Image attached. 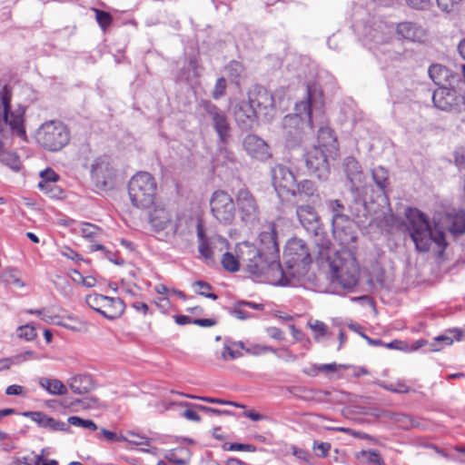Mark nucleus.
I'll list each match as a JSON object with an SVG mask.
<instances>
[{
  "label": "nucleus",
  "instance_id": "f257e3e1",
  "mask_svg": "<svg viewBox=\"0 0 465 465\" xmlns=\"http://www.w3.org/2000/svg\"><path fill=\"white\" fill-rule=\"evenodd\" d=\"M408 231L413 241L416 250L426 252L432 242L436 243L442 252L446 246L444 230L452 234L465 232V213L460 211L455 213H446L442 223L434 219V230L431 229L429 220L423 213L415 208H409L406 213Z\"/></svg>",
  "mask_w": 465,
  "mask_h": 465
},
{
  "label": "nucleus",
  "instance_id": "a211bd4d",
  "mask_svg": "<svg viewBox=\"0 0 465 465\" xmlns=\"http://www.w3.org/2000/svg\"><path fill=\"white\" fill-rule=\"evenodd\" d=\"M91 175L95 186L107 190L113 185L114 169L105 158H97L91 165Z\"/></svg>",
  "mask_w": 465,
  "mask_h": 465
},
{
  "label": "nucleus",
  "instance_id": "79ce46f5",
  "mask_svg": "<svg viewBox=\"0 0 465 465\" xmlns=\"http://www.w3.org/2000/svg\"><path fill=\"white\" fill-rule=\"evenodd\" d=\"M194 285L199 288V290L197 291L198 294L204 296L206 298H210L213 301L218 299V296L215 293L211 292L213 287L210 283L203 281H197L194 282Z\"/></svg>",
  "mask_w": 465,
  "mask_h": 465
},
{
  "label": "nucleus",
  "instance_id": "412c9836",
  "mask_svg": "<svg viewBox=\"0 0 465 465\" xmlns=\"http://www.w3.org/2000/svg\"><path fill=\"white\" fill-rule=\"evenodd\" d=\"M246 153L252 158L264 162L271 157L269 145L255 134H248L242 141Z\"/></svg>",
  "mask_w": 465,
  "mask_h": 465
},
{
  "label": "nucleus",
  "instance_id": "58836bf2",
  "mask_svg": "<svg viewBox=\"0 0 465 465\" xmlns=\"http://www.w3.org/2000/svg\"><path fill=\"white\" fill-rule=\"evenodd\" d=\"M68 424L76 426V427H82L84 429L91 430H96L97 426L96 424L91 420H84L78 416H71L68 418Z\"/></svg>",
  "mask_w": 465,
  "mask_h": 465
},
{
  "label": "nucleus",
  "instance_id": "0eeeda50",
  "mask_svg": "<svg viewBox=\"0 0 465 465\" xmlns=\"http://www.w3.org/2000/svg\"><path fill=\"white\" fill-rule=\"evenodd\" d=\"M36 140L45 149L56 152L64 148L70 141L68 127L60 121L44 123L37 131Z\"/></svg>",
  "mask_w": 465,
  "mask_h": 465
},
{
  "label": "nucleus",
  "instance_id": "7ed1b4c3",
  "mask_svg": "<svg viewBox=\"0 0 465 465\" xmlns=\"http://www.w3.org/2000/svg\"><path fill=\"white\" fill-rule=\"evenodd\" d=\"M312 106H315V102L309 89L307 99L296 103L294 113L283 117L282 124L285 146L288 149L299 148L312 134Z\"/></svg>",
  "mask_w": 465,
  "mask_h": 465
},
{
  "label": "nucleus",
  "instance_id": "13d9d810",
  "mask_svg": "<svg viewBox=\"0 0 465 465\" xmlns=\"http://www.w3.org/2000/svg\"><path fill=\"white\" fill-rule=\"evenodd\" d=\"M55 183L56 182H48L46 183V185H43V183H39L38 187L46 193L51 194L52 196H56L57 193L60 191L56 187Z\"/></svg>",
  "mask_w": 465,
  "mask_h": 465
},
{
  "label": "nucleus",
  "instance_id": "052dcab7",
  "mask_svg": "<svg viewBox=\"0 0 465 465\" xmlns=\"http://www.w3.org/2000/svg\"><path fill=\"white\" fill-rule=\"evenodd\" d=\"M313 449L317 451H320L319 453H317L319 457H326L328 455V451L331 449V444L328 442H314Z\"/></svg>",
  "mask_w": 465,
  "mask_h": 465
},
{
  "label": "nucleus",
  "instance_id": "864d4df0",
  "mask_svg": "<svg viewBox=\"0 0 465 465\" xmlns=\"http://www.w3.org/2000/svg\"><path fill=\"white\" fill-rule=\"evenodd\" d=\"M42 180L39 183H43V185H46L48 182H57L59 176L52 169L48 168L40 173Z\"/></svg>",
  "mask_w": 465,
  "mask_h": 465
},
{
  "label": "nucleus",
  "instance_id": "cd10ccee",
  "mask_svg": "<svg viewBox=\"0 0 465 465\" xmlns=\"http://www.w3.org/2000/svg\"><path fill=\"white\" fill-rule=\"evenodd\" d=\"M331 228L334 238L342 245L355 242L357 235L353 228V222L350 218L346 222L331 225Z\"/></svg>",
  "mask_w": 465,
  "mask_h": 465
},
{
  "label": "nucleus",
  "instance_id": "5701e85b",
  "mask_svg": "<svg viewBox=\"0 0 465 465\" xmlns=\"http://www.w3.org/2000/svg\"><path fill=\"white\" fill-rule=\"evenodd\" d=\"M296 214L301 224L307 232L315 235L320 234L322 230V223L313 207L310 205H299L296 208Z\"/></svg>",
  "mask_w": 465,
  "mask_h": 465
},
{
  "label": "nucleus",
  "instance_id": "5fc2aeb1",
  "mask_svg": "<svg viewBox=\"0 0 465 465\" xmlns=\"http://www.w3.org/2000/svg\"><path fill=\"white\" fill-rule=\"evenodd\" d=\"M244 305H240L239 302L234 304L233 309L231 311V313L235 316L239 320H246L252 317V314L247 312L242 307Z\"/></svg>",
  "mask_w": 465,
  "mask_h": 465
},
{
  "label": "nucleus",
  "instance_id": "ddd939ff",
  "mask_svg": "<svg viewBox=\"0 0 465 465\" xmlns=\"http://www.w3.org/2000/svg\"><path fill=\"white\" fill-rule=\"evenodd\" d=\"M432 101L434 105L442 111L465 112V98L453 89L440 87L434 91Z\"/></svg>",
  "mask_w": 465,
  "mask_h": 465
},
{
  "label": "nucleus",
  "instance_id": "c9c22d12",
  "mask_svg": "<svg viewBox=\"0 0 465 465\" xmlns=\"http://www.w3.org/2000/svg\"><path fill=\"white\" fill-rule=\"evenodd\" d=\"M0 163L15 171H18L21 165L19 157L15 153L5 151L2 147H0Z\"/></svg>",
  "mask_w": 465,
  "mask_h": 465
},
{
  "label": "nucleus",
  "instance_id": "e2e57ef3",
  "mask_svg": "<svg viewBox=\"0 0 465 465\" xmlns=\"http://www.w3.org/2000/svg\"><path fill=\"white\" fill-rule=\"evenodd\" d=\"M455 163L460 170H465V148L456 152Z\"/></svg>",
  "mask_w": 465,
  "mask_h": 465
},
{
  "label": "nucleus",
  "instance_id": "39448f33",
  "mask_svg": "<svg viewBox=\"0 0 465 465\" xmlns=\"http://www.w3.org/2000/svg\"><path fill=\"white\" fill-rule=\"evenodd\" d=\"M331 282H337L344 289H352L359 281V265L352 253L347 249L337 251L330 258Z\"/></svg>",
  "mask_w": 465,
  "mask_h": 465
},
{
  "label": "nucleus",
  "instance_id": "9b49d317",
  "mask_svg": "<svg viewBox=\"0 0 465 465\" xmlns=\"http://www.w3.org/2000/svg\"><path fill=\"white\" fill-rule=\"evenodd\" d=\"M201 105L211 119L220 143L223 145L226 144L231 136V125L226 114L210 101H203Z\"/></svg>",
  "mask_w": 465,
  "mask_h": 465
},
{
  "label": "nucleus",
  "instance_id": "72a5a7b5",
  "mask_svg": "<svg viewBox=\"0 0 465 465\" xmlns=\"http://www.w3.org/2000/svg\"><path fill=\"white\" fill-rule=\"evenodd\" d=\"M371 174H372V179L375 182L377 187L380 189V191L382 193H384L385 189L389 183L388 171L381 166H378V167L372 169Z\"/></svg>",
  "mask_w": 465,
  "mask_h": 465
},
{
  "label": "nucleus",
  "instance_id": "680f3d73",
  "mask_svg": "<svg viewBox=\"0 0 465 465\" xmlns=\"http://www.w3.org/2000/svg\"><path fill=\"white\" fill-rule=\"evenodd\" d=\"M267 334L274 340L282 341L284 339V332L276 327H270L266 330Z\"/></svg>",
  "mask_w": 465,
  "mask_h": 465
},
{
  "label": "nucleus",
  "instance_id": "b1692460",
  "mask_svg": "<svg viewBox=\"0 0 465 465\" xmlns=\"http://www.w3.org/2000/svg\"><path fill=\"white\" fill-rule=\"evenodd\" d=\"M86 303L90 308L101 313L108 319H114L115 314H111L106 311L109 306H115L120 311L123 310V302L120 299L109 298L101 294H90L86 296Z\"/></svg>",
  "mask_w": 465,
  "mask_h": 465
},
{
  "label": "nucleus",
  "instance_id": "6e6552de",
  "mask_svg": "<svg viewBox=\"0 0 465 465\" xmlns=\"http://www.w3.org/2000/svg\"><path fill=\"white\" fill-rule=\"evenodd\" d=\"M184 223L188 227H195L198 238V251L203 258L206 261H213V244L215 241L222 243H227L226 239L222 237H208L205 234L202 220L192 216H182L177 218L174 225L173 232L175 234L183 235L184 231L182 229V223Z\"/></svg>",
  "mask_w": 465,
  "mask_h": 465
},
{
  "label": "nucleus",
  "instance_id": "4468645a",
  "mask_svg": "<svg viewBox=\"0 0 465 465\" xmlns=\"http://www.w3.org/2000/svg\"><path fill=\"white\" fill-rule=\"evenodd\" d=\"M248 101L259 116L265 119L272 117L274 110V98L271 92L261 85L253 86L248 93Z\"/></svg>",
  "mask_w": 465,
  "mask_h": 465
},
{
  "label": "nucleus",
  "instance_id": "603ef678",
  "mask_svg": "<svg viewBox=\"0 0 465 465\" xmlns=\"http://www.w3.org/2000/svg\"><path fill=\"white\" fill-rule=\"evenodd\" d=\"M67 392L65 385L59 380L53 379L51 383L50 394L64 395Z\"/></svg>",
  "mask_w": 465,
  "mask_h": 465
},
{
  "label": "nucleus",
  "instance_id": "49530a36",
  "mask_svg": "<svg viewBox=\"0 0 465 465\" xmlns=\"http://www.w3.org/2000/svg\"><path fill=\"white\" fill-rule=\"evenodd\" d=\"M232 342L226 341L223 345V351L222 353V357L223 360L231 359L234 360L236 358H240L242 356V353L240 351H234L231 348Z\"/></svg>",
  "mask_w": 465,
  "mask_h": 465
},
{
  "label": "nucleus",
  "instance_id": "338daca9",
  "mask_svg": "<svg viewBox=\"0 0 465 465\" xmlns=\"http://www.w3.org/2000/svg\"><path fill=\"white\" fill-rule=\"evenodd\" d=\"M74 274L79 277V280L82 281V283L86 287H93L94 286L96 281L92 276L84 277L78 271H74Z\"/></svg>",
  "mask_w": 465,
  "mask_h": 465
},
{
  "label": "nucleus",
  "instance_id": "2f4dec72",
  "mask_svg": "<svg viewBox=\"0 0 465 465\" xmlns=\"http://www.w3.org/2000/svg\"><path fill=\"white\" fill-rule=\"evenodd\" d=\"M328 212L331 214V225L346 222L349 216L344 213L345 207L340 200L326 201Z\"/></svg>",
  "mask_w": 465,
  "mask_h": 465
},
{
  "label": "nucleus",
  "instance_id": "a878e982",
  "mask_svg": "<svg viewBox=\"0 0 465 465\" xmlns=\"http://www.w3.org/2000/svg\"><path fill=\"white\" fill-rule=\"evenodd\" d=\"M22 415L30 418L40 427L45 429H49L54 431H66L69 430L68 424L64 421L56 420L42 411H25Z\"/></svg>",
  "mask_w": 465,
  "mask_h": 465
},
{
  "label": "nucleus",
  "instance_id": "a19ab883",
  "mask_svg": "<svg viewBox=\"0 0 465 465\" xmlns=\"http://www.w3.org/2000/svg\"><path fill=\"white\" fill-rule=\"evenodd\" d=\"M308 326L312 329V331L315 333V340L319 341V339L327 334V325L319 320L309 321Z\"/></svg>",
  "mask_w": 465,
  "mask_h": 465
},
{
  "label": "nucleus",
  "instance_id": "c03bdc74",
  "mask_svg": "<svg viewBox=\"0 0 465 465\" xmlns=\"http://www.w3.org/2000/svg\"><path fill=\"white\" fill-rule=\"evenodd\" d=\"M453 340L448 335H440L436 337L432 343H430V351H439L442 349L443 345L452 344Z\"/></svg>",
  "mask_w": 465,
  "mask_h": 465
},
{
  "label": "nucleus",
  "instance_id": "f03ea898",
  "mask_svg": "<svg viewBox=\"0 0 465 465\" xmlns=\"http://www.w3.org/2000/svg\"><path fill=\"white\" fill-rule=\"evenodd\" d=\"M235 252L242 260L243 270L252 277L270 282L274 285L288 286L292 283L279 261L271 259L252 243L241 242L237 244Z\"/></svg>",
  "mask_w": 465,
  "mask_h": 465
},
{
  "label": "nucleus",
  "instance_id": "bf43d9fd",
  "mask_svg": "<svg viewBox=\"0 0 465 465\" xmlns=\"http://www.w3.org/2000/svg\"><path fill=\"white\" fill-rule=\"evenodd\" d=\"M227 70L229 72L230 76L238 77L241 75L242 72V66L240 63L232 61L227 66Z\"/></svg>",
  "mask_w": 465,
  "mask_h": 465
},
{
  "label": "nucleus",
  "instance_id": "8fccbe9b",
  "mask_svg": "<svg viewBox=\"0 0 465 465\" xmlns=\"http://www.w3.org/2000/svg\"><path fill=\"white\" fill-rule=\"evenodd\" d=\"M360 455L366 457L367 460L372 465L381 464V462L383 461L382 458L377 450H361Z\"/></svg>",
  "mask_w": 465,
  "mask_h": 465
},
{
  "label": "nucleus",
  "instance_id": "c756f323",
  "mask_svg": "<svg viewBox=\"0 0 465 465\" xmlns=\"http://www.w3.org/2000/svg\"><path fill=\"white\" fill-rule=\"evenodd\" d=\"M318 145L329 154H336L338 142L333 131L328 126H322L318 131Z\"/></svg>",
  "mask_w": 465,
  "mask_h": 465
},
{
  "label": "nucleus",
  "instance_id": "774afa93",
  "mask_svg": "<svg viewBox=\"0 0 465 465\" xmlns=\"http://www.w3.org/2000/svg\"><path fill=\"white\" fill-rule=\"evenodd\" d=\"M292 453L299 460H303L305 462H308L309 459L311 457L308 451L302 450V449H298L296 447L292 448Z\"/></svg>",
  "mask_w": 465,
  "mask_h": 465
},
{
  "label": "nucleus",
  "instance_id": "ea45409f",
  "mask_svg": "<svg viewBox=\"0 0 465 465\" xmlns=\"http://www.w3.org/2000/svg\"><path fill=\"white\" fill-rule=\"evenodd\" d=\"M223 450H228V451L237 450V451L253 452L256 450V446H254L252 444H244V443H238V442H232V443L225 442L223 445Z\"/></svg>",
  "mask_w": 465,
  "mask_h": 465
},
{
  "label": "nucleus",
  "instance_id": "0e129e2a",
  "mask_svg": "<svg viewBox=\"0 0 465 465\" xmlns=\"http://www.w3.org/2000/svg\"><path fill=\"white\" fill-rule=\"evenodd\" d=\"M125 292L130 297H142L143 296L142 288L136 284H133L132 286H129L128 288H126Z\"/></svg>",
  "mask_w": 465,
  "mask_h": 465
},
{
  "label": "nucleus",
  "instance_id": "09e8293b",
  "mask_svg": "<svg viewBox=\"0 0 465 465\" xmlns=\"http://www.w3.org/2000/svg\"><path fill=\"white\" fill-rule=\"evenodd\" d=\"M144 437L134 431H127L125 435H122V440L128 441L129 443L139 446L143 444Z\"/></svg>",
  "mask_w": 465,
  "mask_h": 465
},
{
  "label": "nucleus",
  "instance_id": "7c9ffc66",
  "mask_svg": "<svg viewBox=\"0 0 465 465\" xmlns=\"http://www.w3.org/2000/svg\"><path fill=\"white\" fill-rule=\"evenodd\" d=\"M69 387L76 394L89 392L94 388V383L89 375H76L68 381Z\"/></svg>",
  "mask_w": 465,
  "mask_h": 465
},
{
  "label": "nucleus",
  "instance_id": "f3484780",
  "mask_svg": "<svg viewBox=\"0 0 465 465\" xmlns=\"http://www.w3.org/2000/svg\"><path fill=\"white\" fill-rule=\"evenodd\" d=\"M258 249L267 254L271 259L279 261L280 250L277 239L276 225L269 223L262 226L258 237Z\"/></svg>",
  "mask_w": 465,
  "mask_h": 465
},
{
  "label": "nucleus",
  "instance_id": "f704fd0d",
  "mask_svg": "<svg viewBox=\"0 0 465 465\" xmlns=\"http://www.w3.org/2000/svg\"><path fill=\"white\" fill-rule=\"evenodd\" d=\"M221 262L223 269L231 272H238L242 265V260L228 252L223 253Z\"/></svg>",
  "mask_w": 465,
  "mask_h": 465
},
{
  "label": "nucleus",
  "instance_id": "dca6fc26",
  "mask_svg": "<svg viewBox=\"0 0 465 465\" xmlns=\"http://www.w3.org/2000/svg\"><path fill=\"white\" fill-rule=\"evenodd\" d=\"M147 220L152 230L160 232L164 231L171 223L172 216L164 204L153 197L150 204H147Z\"/></svg>",
  "mask_w": 465,
  "mask_h": 465
},
{
  "label": "nucleus",
  "instance_id": "4be33fe9",
  "mask_svg": "<svg viewBox=\"0 0 465 465\" xmlns=\"http://www.w3.org/2000/svg\"><path fill=\"white\" fill-rule=\"evenodd\" d=\"M128 194L132 204L140 209L145 206V173L138 172L128 183Z\"/></svg>",
  "mask_w": 465,
  "mask_h": 465
},
{
  "label": "nucleus",
  "instance_id": "aec40b11",
  "mask_svg": "<svg viewBox=\"0 0 465 465\" xmlns=\"http://www.w3.org/2000/svg\"><path fill=\"white\" fill-rule=\"evenodd\" d=\"M343 173L348 182L351 183V193H355L361 189H364V174L359 162L352 156H347L342 162Z\"/></svg>",
  "mask_w": 465,
  "mask_h": 465
},
{
  "label": "nucleus",
  "instance_id": "69168bd1",
  "mask_svg": "<svg viewBox=\"0 0 465 465\" xmlns=\"http://www.w3.org/2000/svg\"><path fill=\"white\" fill-rule=\"evenodd\" d=\"M430 0H406L407 4L415 9H424L429 6Z\"/></svg>",
  "mask_w": 465,
  "mask_h": 465
},
{
  "label": "nucleus",
  "instance_id": "a18cd8bd",
  "mask_svg": "<svg viewBox=\"0 0 465 465\" xmlns=\"http://www.w3.org/2000/svg\"><path fill=\"white\" fill-rule=\"evenodd\" d=\"M227 83L224 77H219L212 93L213 99L218 100L225 94Z\"/></svg>",
  "mask_w": 465,
  "mask_h": 465
},
{
  "label": "nucleus",
  "instance_id": "9d476101",
  "mask_svg": "<svg viewBox=\"0 0 465 465\" xmlns=\"http://www.w3.org/2000/svg\"><path fill=\"white\" fill-rule=\"evenodd\" d=\"M236 206L241 219L246 223H253L259 220L261 210L254 194L246 187H242L235 194Z\"/></svg>",
  "mask_w": 465,
  "mask_h": 465
},
{
  "label": "nucleus",
  "instance_id": "4c0bfd02",
  "mask_svg": "<svg viewBox=\"0 0 465 465\" xmlns=\"http://www.w3.org/2000/svg\"><path fill=\"white\" fill-rule=\"evenodd\" d=\"M101 228L94 224L89 223H84L81 224L82 236L90 241H94L101 233Z\"/></svg>",
  "mask_w": 465,
  "mask_h": 465
},
{
  "label": "nucleus",
  "instance_id": "2eb2a0df",
  "mask_svg": "<svg viewBox=\"0 0 465 465\" xmlns=\"http://www.w3.org/2000/svg\"><path fill=\"white\" fill-rule=\"evenodd\" d=\"M272 185L279 196L290 195L293 193L296 177L293 173L282 164H277L271 169Z\"/></svg>",
  "mask_w": 465,
  "mask_h": 465
},
{
  "label": "nucleus",
  "instance_id": "473e14b6",
  "mask_svg": "<svg viewBox=\"0 0 465 465\" xmlns=\"http://www.w3.org/2000/svg\"><path fill=\"white\" fill-rule=\"evenodd\" d=\"M428 74L437 85H443L450 76L449 69L439 64H431L429 67Z\"/></svg>",
  "mask_w": 465,
  "mask_h": 465
},
{
  "label": "nucleus",
  "instance_id": "37998d69",
  "mask_svg": "<svg viewBox=\"0 0 465 465\" xmlns=\"http://www.w3.org/2000/svg\"><path fill=\"white\" fill-rule=\"evenodd\" d=\"M395 421L399 427L404 430L415 428L419 425L418 422L407 414H398L395 418Z\"/></svg>",
  "mask_w": 465,
  "mask_h": 465
},
{
  "label": "nucleus",
  "instance_id": "f8f14e48",
  "mask_svg": "<svg viewBox=\"0 0 465 465\" xmlns=\"http://www.w3.org/2000/svg\"><path fill=\"white\" fill-rule=\"evenodd\" d=\"M329 154L321 146H313L304 154L305 165L308 172L320 180L327 179L330 173Z\"/></svg>",
  "mask_w": 465,
  "mask_h": 465
},
{
  "label": "nucleus",
  "instance_id": "c85d7f7f",
  "mask_svg": "<svg viewBox=\"0 0 465 465\" xmlns=\"http://www.w3.org/2000/svg\"><path fill=\"white\" fill-rule=\"evenodd\" d=\"M364 189L359 190L355 193H351L352 203L350 205L351 214L355 218L357 223H365L371 216L365 200L361 197Z\"/></svg>",
  "mask_w": 465,
  "mask_h": 465
},
{
  "label": "nucleus",
  "instance_id": "6ab92c4d",
  "mask_svg": "<svg viewBox=\"0 0 465 465\" xmlns=\"http://www.w3.org/2000/svg\"><path fill=\"white\" fill-rule=\"evenodd\" d=\"M233 116L238 126L244 131L257 125L260 117L249 101H239L233 108Z\"/></svg>",
  "mask_w": 465,
  "mask_h": 465
},
{
  "label": "nucleus",
  "instance_id": "1a4fd4ad",
  "mask_svg": "<svg viewBox=\"0 0 465 465\" xmlns=\"http://www.w3.org/2000/svg\"><path fill=\"white\" fill-rule=\"evenodd\" d=\"M213 216L220 223L231 224L235 216V204L232 197L223 190L215 191L210 198Z\"/></svg>",
  "mask_w": 465,
  "mask_h": 465
},
{
  "label": "nucleus",
  "instance_id": "de8ad7c7",
  "mask_svg": "<svg viewBox=\"0 0 465 465\" xmlns=\"http://www.w3.org/2000/svg\"><path fill=\"white\" fill-rule=\"evenodd\" d=\"M96 14V21L99 24V25L105 30L107 26L110 25L112 21V16L109 13L102 11V10H95Z\"/></svg>",
  "mask_w": 465,
  "mask_h": 465
},
{
  "label": "nucleus",
  "instance_id": "e433bc0d",
  "mask_svg": "<svg viewBox=\"0 0 465 465\" xmlns=\"http://www.w3.org/2000/svg\"><path fill=\"white\" fill-rule=\"evenodd\" d=\"M168 460L177 465H187L189 463V450L182 448L168 455Z\"/></svg>",
  "mask_w": 465,
  "mask_h": 465
},
{
  "label": "nucleus",
  "instance_id": "4d7b16f0",
  "mask_svg": "<svg viewBox=\"0 0 465 465\" xmlns=\"http://www.w3.org/2000/svg\"><path fill=\"white\" fill-rule=\"evenodd\" d=\"M26 389L21 385H10L5 390L6 395H15V396H26Z\"/></svg>",
  "mask_w": 465,
  "mask_h": 465
},
{
  "label": "nucleus",
  "instance_id": "393cba45",
  "mask_svg": "<svg viewBox=\"0 0 465 465\" xmlns=\"http://www.w3.org/2000/svg\"><path fill=\"white\" fill-rule=\"evenodd\" d=\"M396 34L411 42H422L426 37L427 32L417 23L401 22L396 26Z\"/></svg>",
  "mask_w": 465,
  "mask_h": 465
},
{
  "label": "nucleus",
  "instance_id": "6e6d98bb",
  "mask_svg": "<svg viewBox=\"0 0 465 465\" xmlns=\"http://www.w3.org/2000/svg\"><path fill=\"white\" fill-rule=\"evenodd\" d=\"M461 0H436L440 9L444 12L450 13Z\"/></svg>",
  "mask_w": 465,
  "mask_h": 465
},
{
  "label": "nucleus",
  "instance_id": "20e7f679",
  "mask_svg": "<svg viewBox=\"0 0 465 465\" xmlns=\"http://www.w3.org/2000/svg\"><path fill=\"white\" fill-rule=\"evenodd\" d=\"M284 257L286 269L283 272L292 280V283L288 286L301 284L310 287L316 285L317 278L315 273L310 271L312 259L303 240L299 238L289 240L284 249Z\"/></svg>",
  "mask_w": 465,
  "mask_h": 465
},
{
  "label": "nucleus",
  "instance_id": "bb28decb",
  "mask_svg": "<svg viewBox=\"0 0 465 465\" xmlns=\"http://www.w3.org/2000/svg\"><path fill=\"white\" fill-rule=\"evenodd\" d=\"M290 195L312 203L320 200V195L314 183L307 179L299 183L296 182L293 193H291Z\"/></svg>",
  "mask_w": 465,
  "mask_h": 465
},
{
  "label": "nucleus",
  "instance_id": "3c124183",
  "mask_svg": "<svg viewBox=\"0 0 465 465\" xmlns=\"http://www.w3.org/2000/svg\"><path fill=\"white\" fill-rule=\"evenodd\" d=\"M18 336L26 341H32L36 337V332L34 327L29 325L21 326L18 328Z\"/></svg>",
  "mask_w": 465,
  "mask_h": 465
},
{
  "label": "nucleus",
  "instance_id": "423d86ee",
  "mask_svg": "<svg viewBox=\"0 0 465 465\" xmlns=\"http://www.w3.org/2000/svg\"><path fill=\"white\" fill-rule=\"evenodd\" d=\"M11 92L6 85L0 88V134H15L19 137L25 136V108L18 105L12 108Z\"/></svg>",
  "mask_w": 465,
  "mask_h": 465
}]
</instances>
